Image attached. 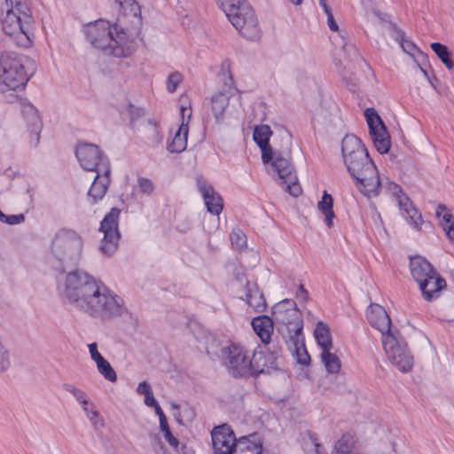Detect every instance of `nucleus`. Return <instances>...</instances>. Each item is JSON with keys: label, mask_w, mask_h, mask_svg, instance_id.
<instances>
[{"label": "nucleus", "mask_w": 454, "mask_h": 454, "mask_svg": "<svg viewBox=\"0 0 454 454\" xmlns=\"http://www.w3.org/2000/svg\"><path fill=\"white\" fill-rule=\"evenodd\" d=\"M57 291L67 305L92 319L109 322L129 314L121 295L82 269L60 276L57 280Z\"/></svg>", "instance_id": "1"}, {"label": "nucleus", "mask_w": 454, "mask_h": 454, "mask_svg": "<svg viewBox=\"0 0 454 454\" xmlns=\"http://www.w3.org/2000/svg\"><path fill=\"white\" fill-rule=\"evenodd\" d=\"M341 153L347 169L358 190L369 198L377 196L384 184L361 140L353 135L346 136L342 140Z\"/></svg>", "instance_id": "2"}, {"label": "nucleus", "mask_w": 454, "mask_h": 454, "mask_svg": "<svg viewBox=\"0 0 454 454\" xmlns=\"http://www.w3.org/2000/svg\"><path fill=\"white\" fill-rule=\"evenodd\" d=\"M341 153L347 169L358 190L369 198L377 196L384 184L361 140L353 135L346 136L342 140Z\"/></svg>", "instance_id": "3"}, {"label": "nucleus", "mask_w": 454, "mask_h": 454, "mask_svg": "<svg viewBox=\"0 0 454 454\" xmlns=\"http://www.w3.org/2000/svg\"><path fill=\"white\" fill-rule=\"evenodd\" d=\"M341 153L347 169L358 190L369 198L377 196L384 184L361 140L353 135L346 136L342 140Z\"/></svg>", "instance_id": "4"}, {"label": "nucleus", "mask_w": 454, "mask_h": 454, "mask_svg": "<svg viewBox=\"0 0 454 454\" xmlns=\"http://www.w3.org/2000/svg\"><path fill=\"white\" fill-rule=\"evenodd\" d=\"M273 132L269 125L260 124L254 128L253 139L261 151L262 163L278 184L290 195L297 197L301 189L288 154L274 149L270 139Z\"/></svg>", "instance_id": "5"}, {"label": "nucleus", "mask_w": 454, "mask_h": 454, "mask_svg": "<svg viewBox=\"0 0 454 454\" xmlns=\"http://www.w3.org/2000/svg\"><path fill=\"white\" fill-rule=\"evenodd\" d=\"M83 33L92 47L116 58H127L135 50L133 37L117 24L98 20L83 27Z\"/></svg>", "instance_id": "6"}, {"label": "nucleus", "mask_w": 454, "mask_h": 454, "mask_svg": "<svg viewBox=\"0 0 454 454\" xmlns=\"http://www.w3.org/2000/svg\"><path fill=\"white\" fill-rule=\"evenodd\" d=\"M1 24L4 32L20 46L33 44L36 25L27 0H5Z\"/></svg>", "instance_id": "7"}, {"label": "nucleus", "mask_w": 454, "mask_h": 454, "mask_svg": "<svg viewBox=\"0 0 454 454\" xmlns=\"http://www.w3.org/2000/svg\"><path fill=\"white\" fill-rule=\"evenodd\" d=\"M224 364L235 378L257 375L264 372L267 365L264 353L240 343H231L223 349Z\"/></svg>", "instance_id": "8"}, {"label": "nucleus", "mask_w": 454, "mask_h": 454, "mask_svg": "<svg viewBox=\"0 0 454 454\" xmlns=\"http://www.w3.org/2000/svg\"><path fill=\"white\" fill-rule=\"evenodd\" d=\"M35 72V63L25 55H0V92L16 91L25 88Z\"/></svg>", "instance_id": "9"}, {"label": "nucleus", "mask_w": 454, "mask_h": 454, "mask_svg": "<svg viewBox=\"0 0 454 454\" xmlns=\"http://www.w3.org/2000/svg\"><path fill=\"white\" fill-rule=\"evenodd\" d=\"M83 247L84 239L80 232L63 228L52 239L51 254L62 264H76L82 256Z\"/></svg>", "instance_id": "10"}, {"label": "nucleus", "mask_w": 454, "mask_h": 454, "mask_svg": "<svg viewBox=\"0 0 454 454\" xmlns=\"http://www.w3.org/2000/svg\"><path fill=\"white\" fill-rule=\"evenodd\" d=\"M273 317L277 324L281 325L279 331L284 337L296 338L302 333V320L295 302L289 299H285L273 307Z\"/></svg>", "instance_id": "11"}, {"label": "nucleus", "mask_w": 454, "mask_h": 454, "mask_svg": "<svg viewBox=\"0 0 454 454\" xmlns=\"http://www.w3.org/2000/svg\"><path fill=\"white\" fill-rule=\"evenodd\" d=\"M226 17L239 33L248 40H257L261 35L258 20L247 1L225 12Z\"/></svg>", "instance_id": "12"}, {"label": "nucleus", "mask_w": 454, "mask_h": 454, "mask_svg": "<svg viewBox=\"0 0 454 454\" xmlns=\"http://www.w3.org/2000/svg\"><path fill=\"white\" fill-rule=\"evenodd\" d=\"M226 17L239 33L248 40H257L261 35L258 20L247 1L225 12Z\"/></svg>", "instance_id": "13"}, {"label": "nucleus", "mask_w": 454, "mask_h": 454, "mask_svg": "<svg viewBox=\"0 0 454 454\" xmlns=\"http://www.w3.org/2000/svg\"><path fill=\"white\" fill-rule=\"evenodd\" d=\"M226 17L239 33L248 40H257L261 35L258 20L247 1L225 12Z\"/></svg>", "instance_id": "14"}, {"label": "nucleus", "mask_w": 454, "mask_h": 454, "mask_svg": "<svg viewBox=\"0 0 454 454\" xmlns=\"http://www.w3.org/2000/svg\"><path fill=\"white\" fill-rule=\"evenodd\" d=\"M382 345L388 361L400 372H407L413 366V357L410 353L407 344L400 336L388 334L383 339Z\"/></svg>", "instance_id": "15"}, {"label": "nucleus", "mask_w": 454, "mask_h": 454, "mask_svg": "<svg viewBox=\"0 0 454 454\" xmlns=\"http://www.w3.org/2000/svg\"><path fill=\"white\" fill-rule=\"evenodd\" d=\"M119 215L120 210L112 208L101 222L99 231L103 233V238L100 241L99 250L104 256L111 257L118 249L120 240Z\"/></svg>", "instance_id": "16"}, {"label": "nucleus", "mask_w": 454, "mask_h": 454, "mask_svg": "<svg viewBox=\"0 0 454 454\" xmlns=\"http://www.w3.org/2000/svg\"><path fill=\"white\" fill-rule=\"evenodd\" d=\"M364 116L376 150L381 154L387 153L389 151L391 142L383 121L373 108L365 109Z\"/></svg>", "instance_id": "17"}, {"label": "nucleus", "mask_w": 454, "mask_h": 454, "mask_svg": "<svg viewBox=\"0 0 454 454\" xmlns=\"http://www.w3.org/2000/svg\"><path fill=\"white\" fill-rule=\"evenodd\" d=\"M75 156L80 166L87 171H98L103 163L110 166L108 159L94 144L80 143L76 146Z\"/></svg>", "instance_id": "18"}, {"label": "nucleus", "mask_w": 454, "mask_h": 454, "mask_svg": "<svg viewBox=\"0 0 454 454\" xmlns=\"http://www.w3.org/2000/svg\"><path fill=\"white\" fill-rule=\"evenodd\" d=\"M21 114L26 123L29 145L37 146L43 129V121L38 109L30 102L25 101L21 106Z\"/></svg>", "instance_id": "19"}, {"label": "nucleus", "mask_w": 454, "mask_h": 454, "mask_svg": "<svg viewBox=\"0 0 454 454\" xmlns=\"http://www.w3.org/2000/svg\"><path fill=\"white\" fill-rule=\"evenodd\" d=\"M237 294L245 301L254 312H263L266 308L264 297L255 283H250L244 278L237 279Z\"/></svg>", "instance_id": "20"}, {"label": "nucleus", "mask_w": 454, "mask_h": 454, "mask_svg": "<svg viewBox=\"0 0 454 454\" xmlns=\"http://www.w3.org/2000/svg\"><path fill=\"white\" fill-rule=\"evenodd\" d=\"M301 445L306 454H322L321 445L317 437L310 432H306L301 437ZM331 454H360L345 438L337 441L331 451Z\"/></svg>", "instance_id": "21"}, {"label": "nucleus", "mask_w": 454, "mask_h": 454, "mask_svg": "<svg viewBox=\"0 0 454 454\" xmlns=\"http://www.w3.org/2000/svg\"><path fill=\"white\" fill-rule=\"evenodd\" d=\"M211 439L214 454H231L238 440L226 424L215 427L211 431Z\"/></svg>", "instance_id": "22"}, {"label": "nucleus", "mask_w": 454, "mask_h": 454, "mask_svg": "<svg viewBox=\"0 0 454 454\" xmlns=\"http://www.w3.org/2000/svg\"><path fill=\"white\" fill-rule=\"evenodd\" d=\"M182 115V123L178 129L169 135L167 144V149L169 153H179L185 150L187 146L188 137V120L191 116L190 107L182 106L180 107Z\"/></svg>", "instance_id": "23"}, {"label": "nucleus", "mask_w": 454, "mask_h": 454, "mask_svg": "<svg viewBox=\"0 0 454 454\" xmlns=\"http://www.w3.org/2000/svg\"><path fill=\"white\" fill-rule=\"evenodd\" d=\"M367 319L371 325L381 333V340L388 334H396L398 330L391 327V319L385 309L376 303L371 304L367 309Z\"/></svg>", "instance_id": "24"}, {"label": "nucleus", "mask_w": 454, "mask_h": 454, "mask_svg": "<svg viewBox=\"0 0 454 454\" xmlns=\"http://www.w3.org/2000/svg\"><path fill=\"white\" fill-rule=\"evenodd\" d=\"M97 175L89 190L88 195L93 202H97L104 198L110 184L111 167L106 163L101 165V168L96 171Z\"/></svg>", "instance_id": "25"}, {"label": "nucleus", "mask_w": 454, "mask_h": 454, "mask_svg": "<svg viewBox=\"0 0 454 454\" xmlns=\"http://www.w3.org/2000/svg\"><path fill=\"white\" fill-rule=\"evenodd\" d=\"M200 196L207 214L220 215L223 209V199L209 184L200 182Z\"/></svg>", "instance_id": "26"}, {"label": "nucleus", "mask_w": 454, "mask_h": 454, "mask_svg": "<svg viewBox=\"0 0 454 454\" xmlns=\"http://www.w3.org/2000/svg\"><path fill=\"white\" fill-rule=\"evenodd\" d=\"M88 349L91 360L95 363L98 373L110 382L117 380V374L110 363L103 357L95 342L88 344Z\"/></svg>", "instance_id": "27"}, {"label": "nucleus", "mask_w": 454, "mask_h": 454, "mask_svg": "<svg viewBox=\"0 0 454 454\" xmlns=\"http://www.w3.org/2000/svg\"><path fill=\"white\" fill-rule=\"evenodd\" d=\"M445 286V280L442 278L437 272L433 273L428 278H423V281L419 284L422 296L427 301H431L436 298L439 292Z\"/></svg>", "instance_id": "28"}, {"label": "nucleus", "mask_w": 454, "mask_h": 454, "mask_svg": "<svg viewBox=\"0 0 454 454\" xmlns=\"http://www.w3.org/2000/svg\"><path fill=\"white\" fill-rule=\"evenodd\" d=\"M262 451L261 439L257 435L252 434L239 438L231 454H261Z\"/></svg>", "instance_id": "29"}, {"label": "nucleus", "mask_w": 454, "mask_h": 454, "mask_svg": "<svg viewBox=\"0 0 454 454\" xmlns=\"http://www.w3.org/2000/svg\"><path fill=\"white\" fill-rule=\"evenodd\" d=\"M398 203L403 217L414 229L419 230L423 223L422 216L415 208L412 202L404 195L398 197Z\"/></svg>", "instance_id": "30"}, {"label": "nucleus", "mask_w": 454, "mask_h": 454, "mask_svg": "<svg viewBox=\"0 0 454 454\" xmlns=\"http://www.w3.org/2000/svg\"><path fill=\"white\" fill-rule=\"evenodd\" d=\"M410 271L418 285L423 281V278H428L435 272L431 264L421 256H414L411 258Z\"/></svg>", "instance_id": "31"}, {"label": "nucleus", "mask_w": 454, "mask_h": 454, "mask_svg": "<svg viewBox=\"0 0 454 454\" xmlns=\"http://www.w3.org/2000/svg\"><path fill=\"white\" fill-rule=\"evenodd\" d=\"M313 336L320 352L326 349H334L331 329L326 323L323 321L317 322Z\"/></svg>", "instance_id": "32"}, {"label": "nucleus", "mask_w": 454, "mask_h": 454, "mask_svg": "<svg viewBox=\"0 0 454 454\" xmlns=\"http://www.w3.org/2000/svg\"><path fill=\"white\" fill-rule=\"evenodd\" d=\"M435 215L439 225L450 240L454 241V215L450 209L444 205H438L435 209Z\"/></svg>", "instance_id": "33"}, {"label": "nucleus", "mask_w": 454, "mask_h": 454, "mask_svg": "<svg viewBox=\"0 0 454 454\" xmlns=\"http://www.w3.org/2000/svg\"><path fill=\"white\" fill-rule=\"evenodd\" d=\"M229 101L230 94L227 91H218L210 97V109L216 121H221L223 119Z\"/></svg>", "instance_id": "34"}, {"label": "nucleus", "mask_w": 454, "mask_h": 454, "mask_svg": "<svg viewBox=\"0 0 454 454\" xmlns=\"http://www.w3.org/2000/svg\"><path fill=\"white\" fill-rule=\"evenodd\" d=\"M252 327L261 340L267 344L273 333L272 319L267 316L256 317L252 320Z\"/></svg>", "instance_id": "35"}, {"label": "nucleus", "mask_w": 454, "mask_h": 454, "mask_svg": "<svg viewBox=\"0 0 454 454\" xmlns=\"http://www.w3.org/2000/svg\"><path fill=\"white\" fill-rule=\"evenodd\" d=\"M321 362L326 372L331 374H338L341 368V361L335 349H326L319 353Z\"/></svg>", "instance_id": "36"}, {"label": "nucleus", "mask_w": 454, "mask_h": 454, "mask_svg": "<svg viewBox=\"0 0 454 454\" xmlns=\"http://www.w3.org/2000/svg\"><path fill=\"white\" fill-rule=\"evenodd\" d=\"M63 387L73 395L76 403L81 406L82 411L95 403L82 388L73 384H65Z\"/></svg>", "instance_id": "37"}, {"label": "nucleus", "mask_w": 454, "mask_h": 454, "mask_svg": "<svg viewBox=\"0 0 454 454\" xmlns=\"http://www.w3.org/2000/svg\"><path fill=\"white\" fill-rule=\"evenodd\" d=\"M317 207L324 214L325 221L327 226L331 228L333 226V221L334 218L332 196L326 192H324L321 200L317 203Z\"/></svg>", "instance_id": "38"}, {"label": "nucleus", "mask_w": 454, "mask_h": 454, "mask_svg": "<svg viewBox=\"0 0 454 454\" xmlns=\"http://www.w3.org/2000/svg\"><path fill=\"white\" fill-rule=\"evenodd\" d=\"M286 342L294 345V350L297 356V361L303 365H306L309 363V356L304 347L302 333H299L296 338H288L286 339Z\"/></svg>", "instance_id": "39"}, {"label": "nucleus", "mask_w": 454, "mask_h": 454, "mask_svg": "<svg viewBox=\"0 0 454 454\" xmlns=\"http://www.w3.org/2000/svg\"><path fill=\"white\" fill-rule=\"evenodd\" d=\"M83 413L95 430H100L105 426V420L96 403L83 411Z\"/></svg>", "instance_id": "40"}, {"label": "nucleus", "mask_w": 454, "mask_h": 454, "mask_svg": "<svg viewBox=\"0 0 454 454\" xmlns=\"http://www.w3.org/2000/svg\"><path fill=\"white\" fill-rule=\"evenodd\" d=\"M431 49L449 70L453 68L454 63L450 59V53L445 45L440 43H432Z\"/></svg>", "instance_id": "41"}, {"label": "nucleus", "mask_w": 454, "mask_h": 454, "mask_svg": "<svg viewBox=\"0 0 454 454\" xmlns=\"http://www.w3.org/2000/svg\"><path fill=\"white\" fill-rule=\"evenodd\" d=\"M143 129L150 133L152 139L154 142L159 143L162 140V135L159 128V121L156 118H147L143 123Z\"/></svg>", "instance_id": "42"}, {"label": "nucleus", "mask_w": 454, "mask_h": 454, "mask_svg": "<svg viewBox=\"0 0 454 454\" xmlns=\"http://www.w3.org/2000/svg\"><path fill=\"white\" fill-rule=\"evenodd\" d=\"M154 185L153 182L145 177H138L137 184L133 188V195L135 198L138 194L151 195L153 192Z\"/></svg>", "instance_id": "43"}, {"label": "nucleus", "mask_w": 454, "mask_h": 454, "mask_svg": "<svg viewBox=\"0 0 454 454\" xmlns=\"http://www.w3.org/2000/svg\"><path fill=\"white\" fill-rule=\"evenodd\" d=\"M230 239L231 246L235 250L241 251L247 247V237L245 233L239 229H235L231 231Z\"/></svg>", "instance_id": "44"}, {"label": "nucleus", "mask_w": 454, "mask_h": 454, "mask_svg": "<svg viewBox=\"0 0 454 454\" xmlns=\"http://www.w3.org/2000/svg\"><path fill=\"white\" fill-rule=\"evenodd\" d=\"M12 365V356L7 346L0 340V373L4 372Z\"/></svg>", "instance_id": "45"}, {"label": "nucleus", "mask_w": 454, "mask_h": 454, "mask_svg": "<svg viewBox=\"0 0 454 454\" xmlns=\"http://www.w3.org/2000/svg\"><path fill=\"white\" fill-rule=\"evenodd\" d=\"M184 76L181 73L175 71L170 73L166 79V89L168 92L174 93L183 82Z\"/></svg>", "instance_id": "46"}, {"label": "nucleus", "mask_w": 454, "mask_h": 454, "mask_svg": "<svg viewBox=\"0 0 454 454\" xmlns=\"http://www.w3.org/2000/svg\"><path fill=\"white\" fill-rule=\"evenodd\" d=\"M220 225V215L208 214L203 216L202 226L205 231L212 233Z\"/></svg>", "instance_id": "47"}, {"label": "nucleus", "mask_w": 454, "mask_h": 454, "mask_svg": "<svg viewBox=\"0 0 454 454\" xmlns=\"http://www.w3.org/2000/svg\"><path fill=\"white\" fill-rule=\"evenodd\" d=\"M281 358V351L276 347L273 350H269L267 356L264 354V360L267 363V365L264 367V371L267 369H277L279 364V360Z\"/></svg>", "instance_id": "48"}, {"label": "nucleus", "mask_w": 454, "mask_h": 454, "mask_svg": "<svg viewBox=\"0 0 454 454\" xmlns=\"http://www.w3.org/2000/svg\"><path fill=\"white\" fill-rule=\"evenodd\" d=\"M400 45L403 51H405L414 59H417L419 56L423 55L419 49L417 48V46L411 40L404 38L403 35L401 37Z\"/></svg>", "instance_id": "49"}, {"label": "nucleus", "mask_w": 454, "mask_h": 454, "mask_svg": "<svg viewBox=\"0 0 454 454\" xmlns=\"http://www.w3.org/2000/svg\"><path fill=\"white\" fill-rule=\"evenodd\" d=\"M319 5L323 9L327 17V25L332 31L338 32L339 26L333 18L331 7L327 4L326 0H319Z\"/></svg>", "instance_id": "50"}, {"label": "nucleus", "mask_w": 454, "mask_h": 454, "mask_svg": "<svg viewBox=\"0 0 454 454\" xmlns=\"http://www.w3.org/2000/svg\"><path fill=\"white\" fill-rule=\"evenodd\" d=\"M116 2L124 12H129L134 16L140 13V6L136 0H116Z\"/></svg>", "instance_id": "51"}, {"label": "nucleus", "mask_w": 454, "mask_h": 454, "mask_svg": "<svg viewBox=\"0 0 454 454\" xmlns=\"http://www.w3.org/2000/svg\"><path fill=\"white\" fill-rule=\"evenodd\" d=\"M24 220H25V217L22 214L6 215L0 211V222H2V223H6L9 224L14 225V224H19V223H23Z\"/></svg>", "instance_id": "52"}, {"label": "nucleus", "mask_w": 454, "mask_h": 454, "mask_svg": "<svg viewBox=\"0 0 454 454\" xmlns=\"http://www.w3.org/2000/svg\"><path fill=\"white\" fill-rule=\"evenodd\" d=\"M216 67L219 69L217 70V74L221 76L225 84L228 83V81H231V75L229 74V63L227 61H222L217 65Z\"/></svg>", "instance_id": "53"}, {"label": "nucleus", "mask_w": 454, "mask_h": 454, "mask_svg": "<svg viewBox=\"0 0 454 454\" xmlns=\"http://www.w3.org/2000/svg\"><path fill=\"white\" fill-rule=\"evenodd\" d=\"M155 413L159 418V427H160V431L162 433V434L167 432H170V428H169V426L168 423L167 417L164 414L162 409L158 408L157 411Z\"/></svg>", "instance_id": "54"}, {"label": "nucleus", "mask_w": 454, "mask_h": 454, "mask_svg": "<svg viewBox=\"0 0 454 454\" xmlns=\"http://www.w3.org/2000/svg\"><path fill=\"white\" fill-rule=\"evenodd\" d=\"M128 111H129V117H130V120L132 122L137 121L139 118L145 116L146 114V111L145 108L139 107V106H135L133 105H130L129 106Z\"/></svg>", "instance_id": "55"}, {"label": "nucleus", "mask_w": 454, "mask_h": 454, "mask_svg": "<svg viewBox=\"0 0 454 454\" xmlns=\"http://www.w3.org/2000/svg\"><path fill=\"white\" fill-rule=\"evenodd\" d=\"M136 392L139 395H148L153 392L151 385L147 381H141L138 383Z\"/></svg>", "instance_id": "56"}, {"label": "nucleus", "mask_w": 454, "mask_h": 454, "mask_svg": "<svg viewBox=\"0 0 454 454\" xmlns=\"http://www.w3.org/2000/svg\"><path fill=\"white\" fill-rule=\"evenodd\" d=\"M144 403H145L147 407H152V408H153L155 412L157 411V409H158V408H161V407L160 406V404L158 403L157 400L155 399L154 395H153V392H152V393H151V394H149L148 395H145V396H144Z\"/></svg>", "instance_id": "57"}, {"label": "nucleus", "mask_w": 454, "mask_h": 454, "mask_svg": "<svg viewBox=\"0 0 454 454\" xmlns=\"http://www.w3.org/2000/svg\"><path fill=\"white\" fill-rule=\"evenodd\" d=\"M163 437L164 439L168 442V444L170 445V447H172L175 450H178V448H179V441L177 440V438H176L171 431L170 432H167L165 434H163Z\"/></svg>", "instance_id": "58"}, {"label": "nucleus", "mask_w": 454, "mask_h": 454, "mask_svg": "<svg viewBox=\"0 0 454 454\" xmlns=\"http://www.w3.org/2000/svg\"><path fill=\"white\" fill-rule=\"evenodd\" d=\"M308 298V292L305 290L303 286H299L296 292V299L300 301H305Z\"/></svg>", "instance_id": "59"}, {"label": "nucleus", "mask_w": 454, "mask_h": 454, "mask_svg": "<svg viewBox=\"0 0 454 454\" xmlns=\"http://www.w3.org/2000/svg\"><path fill=\"white\" fill-rule=\"evenodd\" d=\"M385 184L387 186L389 192L395 195H397L401 192L399 185L395 183L387 181Z\"/></svg>", "instance_id": "60"}, {"label": "nucleus", "mask_w": 454, "mask_h": 454, "mask_svg": "<svg viewBox=\"0 0 454 454\" xmlns=\"http://www.w3.org/2000/svg\"><path fill=\"white\" fill-rule=\"evenodd\" d=\"M174 416L178 423L183 424L184 423L185 420H189L190 419H192L193 417V414H192V416H189V414L182 415L181 412H175Z\"/></svg>", "instance_id": "61"}, {"label": "nucleus", "mask_w": 454, "mask_h": 454, "mask_svg": "<svg viewBox=\"0 0 454 454\" xmlns=\"http://www.w3.org/2000/svg\"><path fill=\"white\" fill-rule=\"evenodd\" d=\"M341 41L343 43L342 47L343 49L349 48L354 53H356V49L353 44H348L344 38H341Z\"/></svg>", "instance_id": "62"}, {"label": "nucleus", "mask_w": 454, "mask_h": 454, "mask_svg": "<svg viewBox=\"0 0 454 454\" xmlns=\"http://www.w3.org/2000/svg\"><path fill=\"white\" fill-rule=\"evenodd\" d=\"M186 325H187V327L192 331L193 328L196 327L197 322L195 319L194 320L189 319V321L187 322Z\"/></svg>", "instance_id": "63"}, {"label": "nucleus", "mask_w": 454, "mask_h": 454, "mask_svg": "<svg viewBox=\"0 0 454 454\" xmlns=\"http://www.w3.org/2000/svg\"><path fill=\"white\" fill-rule=\"evenodd\" d=\"M290 4L295 5V6H299V5H301L302 3L304 2V0H287Z\"/></svg>", "instance_id": "64"}]
</instances>
